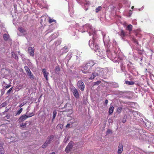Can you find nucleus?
Segmentation results:
<instances>
[{"label": "nucleus", "instance_id": "f257e3e1", "mask_svg": "<svg viewBox=\"0 0 154 154\" xmlns=\"http://www.w3.org/2000/svg\"><path fill=\"white\" fill-rule=\"evenodd\" d=\"M79 31L82 32L86 31L88 32L90 35H93V36L95 34L96 31L94 29L90 24H87L82 26L79 29ZM89 45L91 48L94 49L96 52L97 55L99 57L98 58L102 59L104 58V54L103 51L99 49L98 45L96 43L95 39L93 36V38L89 42Z\"/></svg>", "mask_w": 154, "mask_h": 154}, {"label": "nucleus", "instance_id": "f03ea898", "mask_svg": "<svg viewBox=\"0 0 154 154\" xmlns=\"http://www.w3.org/2000/svg\"><path fill=\"white\" fill-rule=\"evenodd\" d=\"M104 74V69L99 67H97L93 72L92 75L89 78V79L92 80L96 76L102 75Z\"/></svg>", "mask_w": 154, "mask_h": 154}, {"label": "nucleus", "instance_id": "7ed1b4c3", "mask_svg": "<svg viewBox=\"0 0 154 154\" xmlns=\"http://www.w3.org/2000/svg\"><path fill=\"white\" fill-rule=\"evenodd\" d=\"M94 63L92 61H90L87 63L83 67L82 71L84 73H89L91 70L92 67L94 65Z\"/></svg>", "mask_w": 154, "mask_h": 154}, {"label": "nucleus", "instance_id": "20e7f679", "mask_svg": "<svg viewBox=\"0 0 154 154\" xmlns=\"http://www.w3.org/2000/svg\"><path fill=\"white\" fill-rule=\"evenodd\" d=\"M51 139L52 137L51 136H49L48 137L45 143L42 146V147L43 148H46L50 143Z\"/></svg>", "mask_w": 154, "mask_h": 154}, {"label": "nucleus", "instance_id": "39448f33", "mask_svg": "<svg viewBox=\"0 0 154 154\" xmlns=\"http://www.w3.org/2000/svg\"><path fill=\"white\" fill-rule=\"evenodd\" d=\"M77 85L79 88L82 91H83L85 88V85L82 81H79L77 83Z\"/></svg>", "mask_w": 154, "mask_h": 154}, {"label": "nucleus", "instance_id": "423d86ee", "mask_svg": "<svg viewBox=\"0 0 154 154\" xmlns=\"http://www.w3.org/2000/svg\"><path fill=\"white\" fill-rule=\"evenodd\" d=\"M73 142H70L66 148L65 151L66 152H69L73 147Z\"/></svg>", "mask_w": 154, "mask_h": 154}, {"label": "nucleus", "instance_id": "0eeeda50", "mask_svg": "<svg viewBox=\"0 0 154 154\" xmlns=\"http://www.w3.org/2000/svg\"><path fill=\"white\" fill-rule=\"evenodd\" d=\"M28 118V116L26 115H23L19 118L18 121L19 123L23 122Z\"/></svg>", "mask_w": 154, "mask_h": 154}, {"label": "nucleus", "instance_id": "6e6552de", "mask_svg": "<svg viewBox=\"0 0 154 154\" xmlns=\"http://www.w3.org/2000/svg\"><path fill=\"white\" fill-rule=\"evenodd\" d=\"M72 92L75 98H78L79 97V93L78 92L77 90L75 88H72Z\"/></svg>", "mask_w": 154, "mask_h": 154}, {"label": "nucleus", "instance_id": "1a4fd4ad", "mask_svg": "<svg viewBox=\"0 0 154 154\" xmlns=\"http://www.w3.org/2000/svg\"><path fill=\"white\" fill-rule=\"evenodd\" d=\"M28 52L31 56H33L34 54V48L32 47H29Z\"/></svg>", "mask_w": 154, "mask_h": 154}, {"label": "nucleus", "instance_id": "9d476101", "mask_svg": "<svg viewBox=\"0 0 154 154\" xmlns=\"http://www.w3.org/2000/svg\"><path fill=\"white\" fill-rule=\"evenodd\" d=\"M123 150V145L122 144H120L118 147V153L121 154Z\"/></svg>", "mask_w": 154, "mask_h": 154}, {"label": "nucleus", "instance_id": "9b49d317", "mask_svg": "<svg viewBox=\"0 0 154 154\" xmlns=\"http://www.w3.org/2000/svg\"><path fill=\"white\" fill-rule=\"evenodd\" d=\"M42 72L43 73L44 77L45 78L46 80H48V76L49 75V73L48 72H47L46 71V70L45 69L42 70Z\"/></svg>", "mask_w": 154, "mask_h": 154}, {"label": "nucleus", "instance_id": "f8f14e48", "mask_svg": "<svg viewBox=\"0 0 154 154\" xmlns=\"http://www.w3.org/2000/svg\"><path fill=\"white\" fill-rule=\"evenodd\" d=\"M18 29L20 32L23 34H25L26 33V31L22 27H20Z\"/></svg>", "mask_w": 154, "mask_h": 154}, {"label": "nucleus", "instance_id": "ddd939ff", "mask_svg": "<svg viewBox=\"0 0 154 154\" xmlns=\"http://www.w3.org/2000/svg\"><path fill=\"white\" fill-rule=\"evenodd\" d=\"M103 41L104 43H105V41L108 42L109 41V37L107 36H106V35H104L103 36Z\"/></svg>", "mask_w": 154, "mask_h": 154}, {"label": "nucleus", "instance_id": "4468645a", "mask_svg": "<svg viewBox=\"0 0 154 154\" xmlns=\"http://www.w3.org/2000/svg\"><path fill=\"white\" fill-rule=\"evenodd\" d=\"M4 152L3 146L0 143V154H3Z\"/></svg>", "mask_w": 154, "mask_h": 154}, {"label": "nucleus", "instance_id": "2eb2a0df", "mask_svg": "<svg viewBox=\"0 0 154 154\" xmlns=\"http://www.w3.org/2000/svg\"><path fill=\"white\" fill-rule=\"evenodd\" d=\"M114 107L112 106L110 107L109 110V115H111L113 112Z\"/></svg>", "mask_w": 154, "mask_h": 154}, {"label": "nucleus", "instance_id": "dca6fc26", "mask_svg": "<svg viewBox=\"0 0 154 154\" xmlns=\"http://www.w3.org/2000/svg\"><path fill=\"white\" fill-rule=\"evenodd\" d=\"M132 28L133 26L131 24H129L127 26L126 29L128 30L129 32H131L132 31Z\"/></svg>", "mask_w": 154, "mask_h": 154}, {"label": "nucleus", "instance_id": "f3484780", "mask_svg": "<svg viewBox=\"0 0 154 154\" xmlns=\"http://www.w3.org/2000/svg\"><path fill=\"white\" fill-rule=\"evenodd\" d=\"M27 74L29 75V77L31 79H34V76L32 74L31 72V71L29 72Z\"/></svg>", "mask_w": 154, "mask_h": 154}, {"label": "nucleus", "instance_id": "a211bd4d", "mask_svg": "<svg viewBox=\"0 0 154 154\" xmlns=\"http://www.w3.org/2000/svg\"><path fill=\"white\" fill-rule=\"evenodd\" d=\"M9 36L8 34H4L3 35V38L5 40H7L9 39Z\"/></svg>", "mask_w": 154, "mask_h": 154}, {"label": "nucleus", "instance_id": "6ab92c4d", "mask_svg": "<svg viewBox=\"0 0 154 154\" xmlns=\"http://www.w3.org/2000/svg\"><path fill=\"white\" fill-rule=\"evenodd\" d=\"M57 112L56 110L54 111L53 113V119H52V121H53L54 119H55L57 115Z\"/></svg>", "mask_w": 154, "mask_h": 154}, {"label": "nucleus", "instance_id": "aec40b11", "mask_svg": "<svg viewBox=\"0 0 154 154\" xmlns=\"http://www.w3.org/2000/svg\"><path fill=\"white\" fill-rule=\"evenodd\" d=\"M49 20L48 21L50 23H51L52 22L56 23V20L51 19L50 17H49Z\"/></svg>", "mask_w": 154, "mask_h": 154}, {"label": "nucleus", "instance_id": "412c9836", "mask_svg": "<svg viewBox=\"0 0 154 154\" xmlns=\"http://www.w3.org/2000/svg\"><path fill=\"white\" fill-rule=\"evenodd\" d=\"M12 56L14 58L16 59H17L18 58V57L14 53V52H12Z\"/></svg>", "mask_w": 154, "mask_h": 154}, {"label": "nucleus", "instance_id": "4be33fe9", "mask_svg": "<svg viewBox=\"0 0 154 154\" xmlns=\"http://www.w3.org/2000/svg\"><path fill=\"white\" fill-rule=\"evenodd\" d=\"M24 68H25L26 71L27 73H28V72H29L30 71V70L29 69V67L27 66H25Z\"/></svg>", "mask_w": 154, "mask_h": 154}, {"label": "nucleus", "instance_id": "5701e85b", "mask_svg": "<svg viewBox=\"0 0 154 154\" xmlns=\"http://www.w3.org/2000/svg\"><path fill=\"white\" fill-rule=\"evenodd\" d=\"M120 35L122 38L125 36V32L123 30L121 31Z\"/></svg>", "mask_w": 154, "mask_h": 154}, {"label": "nucleus", "instance_id": "b1692460", "mask_svg": "<svg viewBox=\"0 0 154 154\" xmlns=\"http://www.w3.org/2000/svg\"><path fill=\"white\" fill-rule=\"evenodd\" d=\"M125 83L126 84L130 85H132L134 84V83L133 82H129L128 81H126Z\"/></svg>", "mask_w": 154, "mask_h": 154}, {"label": "nucleus", "instance_id": "393cba45", "mask_svg": "<svg viewBox=\"0 0 154 154\" xmlns=\"http://www.w3.org/2000/svg\"><path fill=\"white\" fill-rule=\"evenodd\" d=\"M22 111H23V108H21L17 112L16 115H19L20 114V113L22 112Z\"/></svg>", "mask_w": 154, "mask_h": 154}, {"label": "nucleus", "instance_id": "a878e982", "mask_svg": "<svg viewBox=\"0 0 154 154\" xmlns=\"http://www.w3.org/2000/svg\"><path fill=\"white\" fill-rule=\"evenodd\" d=\"M122 107H119L117 109V112L119 113H120L122 110Z\"/></svg>", "mask_w": 154, "mask_h": 154}, {"label": "nucleus", "instance_id": "bb28decb", "mask_svg": "<svg viewBox=\"0 0 154 154\" xmlns=\"http://www.w3.org/2000/svg\"><path fill=\"white\" fill-rule=\"evenodd\" d=\"M101 6H99L96 8V12L97 13L99 11L101 10Z\"/></svg>", "mask_w": 154, "mask_h": 154}, {"label": "nucleus", "instance_id": "cd10ccee", "mask_svg": "<svg viewBox=\"0 0 154 154\" xmlns=\"http://www.w3.org/2000/svg\"><path fill=\"white\" fill-rule=\"evenodd\" d=\"M27 124L26 123L20 124V126L22 128H25L26 127Z\"/></svg>", "mask_w": 154, "mask_h": 154}, {"label": "nucleus", "instance_id": "c85d7f7f", "mask_svg": "<svg viewBox=\"0 0 154 154\" xmlns=\"http://www.w3.org/2000/svg\"><path fill=\"white\" fill-rule=\"evenodd\" d=\"M60 71V68L59 66H56L55 69V72H58Z\"/></svg>", "mask_w": 154, "mask_h": 154}, {"label": "nucleus", "instance_id": "c756f323", "mask_svg": "<svg viewBox=\"0 0 154 154\" xmlns=\"http://www.w3.org/2000/svg\"><path fill=\"white\" fill-rule=\"evenodd\" d=\"M34 115V114L33 112H32L31 113H29L27 116L28 117V118L31 117Z\"/></svg>", "mask_w": 154, "mask_h": 154}, {"label": "nucleus", "instance_id": "7c9ffc66", "mask_svg": "<svg viewBox=\"0 0 154 154\" xmlns=\"http://www.w3.org/2000/svg\"><path fill=\"white\" fill-rule=\"evenodd\" d=\"M57 127H59L60 129H62L63 128V125L62 124H58L57 125Z\"/></svg>", "mask_w": 154, "mask_h": 154}, {"label": "nucleus", "instance_id": "2f4dec72", "mask_svg": "<svg viewBox=\"0 0 154 154\" xmlns=\"http://www.w3.org/2000/svg\"><path fill=\"white\" fill-rule=\"evenodd\" d=\"M26 103H21L19 106V107H22L25 104H26Z\"/></svg>", "mask_w": 154, "mask_h": 154}, {"label": "nucleus", "instance_id": "473e14b6", "mask_svg": "<svg viewBox=\"0 0 154 154\" xmlns=\"http://www.w3.org/2000/svg\"><path fill=\"white\" fill-rule=\"evenodd\" d=\"M112 133V131L110 129H108L106 131V134H108L110 133Z\"/></svg>", "mask_w": 154, "mask_h": 154}, {"label": "nucleus", "instance_id": "72a5a7b5", "mask_svg": "<svg viewBox=\"0 0 154 154\" xmlns=\"http://www.w3.org/2000/svg\"><path fill=\"white\" fill-rule=\"evenodd\" d=\"M66 112H70V114H72V111L71 109H66Z\"/></svg>", "mask_w": 154, "mask_h": 154}, {"label": "nucleus", "instance_id": "f704fd0d", "mask_svg": "<svg viewBox=\"0 0 154 154\" xmlns=\"http://www.w3.org/2000/svg\"><path fill=\"white\" fill-rule=\"evenodd\" d=\"M12 87L11 88L7 91V93L9 94L12 90Z\"/></svg>", "mask_w": 154, "mask_h": 154}, {"label": "nucleus", "instance_id": "c9c22d12", "mask_svg": "<svg viewBox=\"0 0 154 154\" xmlns=\"http://www.w3.org/2000/svg\"><path fill=\"white\" fill-rule=\"evenodd\" d=\"M11 86V85H8L6 86L5 87V88H9Z\"/></svg>", "mask_w": 154, "mask_h": 154}, {"label": "nucleus", "instance_id": "e433bc0d", "mask_svg": "<svg viewBox=\"0 0 154 154\" xmlns=\"http://www.w3.org/2000/svg\"><path fill=\"white\" fill-rule=\"evenodd\" d=\"M108 103V100H106L105 101V103L106 104H107Z\"/></svg>", "mask_w": 154, "mask_h": 154}, {"label": "nucleus", "instance_id": "4c0bfd02", "mask_svg": "<svg viewBox=\"0 0 154 154\" xmlns=\"http://www.w3.org/2000/svg\"><path fill=\"white\" fill-rule=\"evenodd\" d=\"M70 126V124H68L66 126V128H68Z\"/></svg>", "mask_w": 154, "mask_h": 154}, {"label": "nucleus", "instance_id": "58836bf2", "mask_svg": "<svg viewBox=\"0 0 154 154\" xmlns=\"http://www.w3.org/2000/svg\"><path fill=\"white\" fill-rule=\"evenodd\" d=\"M86 4L87 5H89L90 4V3L89 2H87V1H86Z\"/></svg>", "mask_w": 154, "mask_h": 154}, {"label": "nucleus", "instance_id": "ea45409f", "mask_svg": "<svg viewBox=\"0 0 154 154\" xmlns=\"http://www.w3.org/2000/svg\"><path fill=\"white\" fill-rule=\"evenodd\" d=\"M99 82H95V84H98V83H99Z\"/></svg>", "mask_w": 154, "mask_h": 154}, {"label": "nucleus", "instance_id": "a19ab883", "mask_svg": "<svg viewBox=\"0 0 154 154\" xmlns=\"http://www.w3.org/2000/svg\"><path fill=\"white\" fill-rule=\"evenodd\" d=\"M122 122L123 123H124L125 122V121L123 120Z\"/></svg>", "mask_w": 154, "mask_h": 154}, {"label": "nucleus", "instance_id": "79ce46f5", "mask_svg": "<svg viewBox=\"0 0 154 154\" xmlns=\"http://www.w3.org/2000/svg\"><path fill=\"white\" fill-rule=\"evenodd\" d=\"M108 51H107V56H108V57H109V56H108Z\"/></svg>", "mask_w": 154, "mask_h": 154}, {"label": "nucleus", "instance_id": "37998d69", "mask_svg": "<svg viewBox=\"0 0 154 154\" xmlns=\"http://www.w3.org/2000/svg\"><path fill=\"white\" fill-rule=\"evenodd\" d=\"M50 154H55V153L54 152H52Z\"/></svg>", "mask_w": 154, "mask_h": 154}, {"label": "nucleus", "instance_id": "c03bdc74", "mask_svg": "<svg viewBox=\"0 0 154 154\" xmlns=\"http://www.w3.org/2000/svg\"><path fill=\"white\" fill-rule=\"evenodd\" d=\"M134 8V6H132L131 7L132 9H133Z\"/></svg>", "mask_w": 154, "mask_h": 154}, {"label": "nucleus", "instance_id": "a18cd8bd", "mask_svg": "<svg viewBox=\"0 0 154 154\" xmlns=\"http://www.w3.org/2000/svg\"><path fill=\"white\" fill-rule=\"evenodd\" d=\"M46 3H47V2L46 1H45V4L46 5Z\"/></svg>", "mask_w": 154, "mask_h": 154}, {"label": "nucleus", "instance_id": "49530a36", "mask_svg": "<svg viewBox=\"0 0 154 154\" xmlns=\"http://www.w3.org/2000/svg\"><path fill=\"white\" fill-rule=\"evenodd\" d=\"M2 106H4V105L3 104V103L2 104Z\"/></svg>", "mask_w": 154, "mask_h": 154}, {"label": "nucleus", "instance_id": "de8ad7c7", "mask_svg": "<svg viewBox=\"0 0 154 154\" xmlns=\"http://www.w3.org/2000/svg\"><path fill=\"white\" fill-rule=\"evenodd\" d=\"M139 11H140V9H139Z\"/></svg>", "mask_w": 154, "mask_h": 154}]
</instances>
